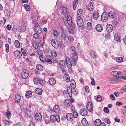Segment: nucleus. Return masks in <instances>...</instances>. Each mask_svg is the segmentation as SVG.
<instances>
[{"mask_svg": "<svg viewBox=\"0 0 126 126\" xmlns=\"http://www.w3.org/2000/svg\"><path fill=\"white\" fill-rule=\"evenodd\" d=\"M33 80V81L35 84L37 85L40 84L42 86L44 85V82L41 79L36 77L34 78Z\"/></svg>", "mask_w": 126, "mask_h": 126, "instance_id": "f257e3e1", "label": "nucleus"}, {"mask_svg": "<svg viewBox=\"0 0 126 126\" xmlns=\"http://www.w3.org/2000/svg\"><path fill=\"white\" fill-rule=\"evenodd\" d=\"M50 121L51 122H55L56 121L59 122L60 117L59 115H57L55 116L54 115H51L50 117Z\"/></svg>", "mask_w": 126, "mask_h": 126, "instance_id": "f03ea898", "label": "nucleus"}, {"mask_svg": "<svg viewBox=\"0 0 126 126\" xmlns=\"http://www.w3.org/2000/svg\"><path fill=\"white\" fill-rule=\"evenodd\" d=\"M108 17L109 15L108 13L106 12H104L102 15L101 20L104 22H105L107 20Z\"/></svg>", "mask_w": 126, "mask_h": 126, "instance_id": "7ed1b4c3", "label": "nucleus"}, {"mask_svg": "<svg viewBox=\"0 0 126 126\" xmlns=\"http://www.w3.org/2000/svg\"><path fill=\"white\" fill-rule=\"evenodd\" d=\"M23 111L24 114V117L26 118H28L30 117V114L29 113V112L28 110L27 109L24 107L23 108Z\"/></svg>", "mask_w": 126, "mask_h": 126, "instance_id": "20e7f679", "label": "nucleus"}, {"mask_svg": "<svg viewBox=\"0 0 126 126\" xmlns=\"http://www.w3.org/2000/svg\"><path fill=\"white\" fill-rule=\"evenodd\" d=\"M66 62L65 61L62 60L59 63L60 66L62 69H64L66 67Z\"/></svg>", "mask_w": 126, "mask_h": 126, "instance_id": "39448f33", "label": "nucleus"}, {"mask_svg": "<svg viewBox=\"0 0 126 126\" xmlns=\"http://www.w3.org/2000/svg\"><path fill=\"white\" fill-rule=\"evenodd\" d=\"M51 43L55 48H57L58 47V43L56 40L55 39H52L51 41Z\"/></svg>", "mask_w": 126, "mask_h": 126, "instance_id": "423d86ee", "label": "nucleus"}, {"mask_svg": "<svg viewBox=\"0 0 126 126\" xmlns=\"http://www.w3.org/2000/svg\"><path fill=\"white\" fill-rule=\"evenodd\" d=\"M78 25L79 26H81L83 24V21L80 16H78L77 19Z\"/></svg>", "mask_w": 126, "mask_h": 126, "instance_id": "0eeeda50", "label": "nucleus"}, {"mask_svg": "<svg viewBox=\"0 0 126 126\" xmlns=\"http://www.w3.org/2000/svg\"><path fill=\"white\" fill-rule=\"evenodd\" d=\"M74 102V101L72 99L71 101L69 99H66L64 103L65 105L67 107H69L72 105V102L73 103Z\"/></svg>", "mask_w": 126, "mask_h": 126, "instance_id": "6e6552de", "label": "nucleus"}, {"mask_svg": "<svg viewBox=\"0 0 126 126\" xmlns=\"http://www.w3.org/2000/svg\"><path fill=\"white\" fill-rule=\"evenodd\" d=\"M22 76L24 79L26 78L29 76L28 71L26 70L23 71L22 73Z\"/></svg>", "mask_w": 126, "mask_h": 126, "instance_id": "1a4fd4ad", "label": "nucleus"}, {"mask_svg": "<svg viewBox=\"0 0 126 126\" xmlns=\"http://www.w3.org/2000/svg\"><path fill=\"white\" fill-rule=\"evenodd\" d=\"M65 61L66 62V66H67L68 68H71L72 66V64L70 59L68 58H66L65 59Z\"/></svg>", "mask_w": 126, "mask_h": 126, "instance_id": "9d476101", "label": "nucleus"}, {"mask_svg": "<svg viewBox=\"0 0 126 126\" xmlns=\"http://www.w3.org/2000/svg\"><path fill=\"white\" fill-rule=\"evenodd\" d=\"M14 54L16 57L19 59L22 56L21 53L18 51H15L14 52Z\"/></svg>", "mask_w": 126, "mask_h": 126, "instance_id": "9b49d317", "label": "nucleus"}, {"mask_svg": "<svg viewBox=\"0 0 126 126\" xmlns=\"http://www.w3.org/2000/svg\"><path fill=\"white\" fill-rule=\"evenodd\" d=\"M93 5V2H90L87 6V8L88 10L90 11H92L94 8Z\"/></svg>", "mask_w": 126, "mask_h": 126, "instance_id": "f8f14e48", "label": "nucleus"}, {"mask_svg": "<svg viewBox=\"0 0 126 126\" xmlns=\"http://www.w3.org/2000/svg\"><path fill=\"white\" fill-rule=\"evenodd\" d=\"M54 112L56 114H58L59 113L60 109L59 106L56 105H55L53 108Z\"/></svg>", "mask_w": 126, "mask_h": 126, "instance_id": "ddd939ff", "label": "nucleus"}, {"mask_svg": "<svg viewBox=\"0 0 126 126\" xmlns=\"http://www.w3.org/2000/svg\"><path fill=\"white\" fill-rule=\"evenodd\" d=\"M66 117L67 120L70 121H72L73 118V114L71 113H67L66 115Z\"/></svg>", "mask_w": 126, "mask_h": 126, "instance_id": "4468645a", "label": "nucleus"}, {"mask_svg": "<svg viewBox=\"0 0 126 126\" xmlns=\"http://www.w3.org/2000/svg\"><path fill=\"white\" fill-rule=\"evenodd\" d=\"M86 108L88 110L90 111H91L93 110V108L92 103L90 102L88 103L86 105Z\"/></svg>", "mask_w": 126, "mask_h": 126, "instance_id": "2eb2a0df", "label": "nucleus"}, {"mask_svg": "<svg viewBox=\"0 0 126 126\" xmlns=\"http://www.w3.org/2000/svg\"><path fill=\"white\" fill-rule=\"evenodd\" d=\"M121 35L119 32H118L116 33L114 35V38L115 40L117 41L120 42V38Z\"/></svg>", "mask_w": 126, "mask_h": 126, "instance_id": "dca6fc26", "label": "nucleus"}, {"mask_svg": "<svg viewBox=\"0 0 126 126\" xmlns=\"http://www.w3.org/2000/svg\"><path fill=\"white\" fill-rule=\"evenodd\" d=\"M106 29L107 32H112L113 27L112 25L110 24H108L106 26Z\"/></svg>", "mask_w": 126, "mask_h": 126, "instance_id": "f3484780", "label": "nucleus"}, {"mask_svg": "<svg viewBox=\"0 0 126 126\" xmlns=\"http://www.w3.org/2000/svg\"><path fill=\"white\" fill-rule=\"evenodd\" d=\"M35 118L37 121H40L42 119V116L40 113H36L35 115Z\"/></svg>", "mask_w": 126, "mask_h": 126, "instance_id": "a211bd4d", "label": "nucleus"}, {"mask_svg": "<svg viewBox=\"0 0 126 126\" xmlns=\"http://www.w3.org/2000/svg\"><path fill=\"white\" fill-rule=\"evenodd\" d=\"M80 114L83 116L86 115L88 113L86 109L84 108L81 109L80 110Z\"/></svg>", "mask_w": 126, "mask_h": 126, "instance_id": "6ab92c4d", "label": "nucleus"}, {"mask_svg": "<svg viewBox=\"0 0 126 126\" xmlns=\"http://www.w3.org/2000/svg\"><path fill=\"white\" fill-rule=\"evenodd\" d=\"M95 29L97 32H101L103 30L102 26L100 24L97 25L95 27Z\"/></svg>", "mask_w": 126, "mask_h": 126, "instance_id": "aec40b11", "label": "nucleus"}, {"mask_svg": "<svg viewBox=\"0 0 126 126\" xmlns=\"http://www.w3.org/2000/svg\"><path fill=\"white\" fill-rule=\"evenodd\" d=\"M109 15V17L110 18L113 19L114 18L115 16V13L114 12H110L108 14Z\"/></svg>", "mask_w": 126, "mask_h": 126, "instance_id": "412c9836", "label": "nucleus"}, {"mask_svg": "<svg viewBox=\"0 0 126 126\" xmlns=\"http://www.w3.org/2000/svg\"><path fill=\"white\" fill-rule=\"evenodd\" d=\"M49 84L52 85H53L56 83V81L54 78H50L49 79Z\"/></svg>", "mask_w": 126, "mask_h": 126, "instance_id": "4be33fe9", "label": "nucleus"}, {"mask_svg": "<svg viewBox=\"0 0 126 126\" xmlns=\"http://www.w3.org/2000/svg\"><path fill=\"white\" fill-rule=\"evenodd\" d=\"M41 44L40 42H34L33 44V46L34 48L36 49H37L40 46Z\"/></svg>", "mask_w": 126, "mask_h": 126, "instance_id": "5701e85b", "label": "nucleus"}, {"mask_svg": "<svg viewBox=\"0 0 126 126\" xmlns=\"http://www.w3.org/2000/svg\"><path fill=\"white\" fill-rule=\"evenodd\" d=\"M99 14L97 12H94L93 13V17L94 19L96 20L99 17Z\"/></svg>", "mask_w": 126, "mask_h": 126, "instance_id": "b1692460", "label": "nucleus"}, {"mask_svg": "<svg viewBox=\"0 0 126 126\" xmlns=\"http://www.w3.org/2000/svg\"><path fill=\"white\" fill-rule=\"evenodd\" d=\"M21 97L20 95L18 94H16V95L15 99L17 103H18L19 102L21 99Z\"/></svg>", "mask_w": 126, "mask_h": 126, "instance_id": "393cba45", "label": "nucleus"}, {"mask_svg": "<svg viewBox=\"0 0 126 126\" xmlns=\"http://www.w3.org/2000/svg\"><path fill=\"white\" fill-rule=\"evenodd\" d=\"M83 10L81 9H79L77 12V15L78 16H80L83 15Z\"/></svg>", "mask_w": 126, "mask_h": 126, "instance_id": "a878e982", "label": "nucleus"}, {"mask_svg": "<svg viewBox=\"0 0 126 126\" xmlns=\"http://www.w3.org/2000/svg\"><path fill=\"white\" fill-rule=\"evenodd\" d=\"M81 123L84 126H87L88 125V122L85 118H83L82 119Z\"/></svg>", "mask_w": 126, "mask_h": 126, "instance_id": "bb28decb", "label": "nucleus"}, {"mask_svg": "<svg viewBox=\"0 0 126 126\" xmlns=\"http://www.w3.org/2000/svg\"><path fill=\"white\" fill-rule=\"evenodd\" d=\"M94 124L96 126H99L101 123V120L98 119H97L95 120L94 122Z\"/></svg>", "mask_w": 126, "mask_h": 126, "instance_id": "cd10ccee", "label": "nucleus"}, {"mask_svg": "<svg viewBox=\"0 0 126 126\" xmlns=\"http://www.w3.org/2000/svg\"><path fill=\"white\" fill-rule=\"evenodd\" d=\"M92 27V23L91 22H88L87 24V29L88 31H90Z\"/></svg>", "mask_w": 126, "mask_h": 126, "instance_id": "c85d7f7f", "label": "nucleus"}, {"mask_svg": "<svg viewBox=\"0 0 126 126\" xmlns=\"http://www.w3.org/2000/svg\"><path fill=\"white\" fill-rule=\"evenodd\" d=\"M78 2V0H74L73 3V8L74 10H75L77 6Z\"/></svg>", "mask_w": 126, "mask_h": 126, "instance_id": "c756f323", "label": "nucleus"}, {"mask_svg": "<svg viewBox=\"0 0 126 126\" xmlns=\"http://www.w3.org/2000/svg\"><path fill=\"white\" fill-rule=\"evenodd\" d=\"M42 91L41 89L38 88H37L35 89V92L37 94L41 95L42 93Z\"/></svg>", "mask_w": 126, "mask_h": 126, "instance_id": "7c9ffc66", "label": "nucleus"}, {"mask_svg": "<svg viewBox=\"0 0 126 126\" xmlns=\"http://www.w3.org/2000/svg\"><path fill=\"white\" fill-rule=\"evenodd\" d=\"M95 52L94 51L91 50L90 52V55L91 57L93 58H96V55L95 54Z\"/></svg>", "mask_w": 126, "mask_h": 126, "instance_id": "2f4dec72", "label": "nucleus"}, {"mask_svg": "<svg viewBox=\"0 0 126 126\" xmlns=\"http://www.w3.org/2000/svg\"><path fill=\"white\" fill-rule=\"evenodd\" d=\"M47 59L46 60L47 62L48 63L52 64V62L51 60L52 59V58L51 56H48Z\"/></svg>", "mask_w": 126, "mask_h": 126, "instance_id": "473e14b6", "label": "nucleus"}, {"mask_svg": "<svg viewBox=\"0 0 126 126\" xmlns=\"http://www.w3.org/2000/svg\"><path fill=\"white\" fill-rule=\"evenodd\" d=\"M36 68L37 70L40 71H42L43 69V66L42 65L40 64L37 65L36 66Z\"/></svg>", "mask_w": 126, "mask_h": 126, "instance_id": "72a5a7b5", "label": "nucleus"}, {"mask_svg": "<svg viewBox=\"0 0 126 126\" xmlns=\"http://www.w3.org/2000/svg\"><path fill=\"white\" fill-rule=\"evenodd\" d=\"M32 92L31 91H28L25 94V96L26 97L29 98L32 95Z\"/></svg>", "mask_w": 126, "mask_h": 126, "instance_id": "f704fd0d", "label": "nucleus"}, {"mask_svg": "<svg viewBox=\"0 0 126 126\" xmlns=\"http://www.w3.org/2000/svg\"><path fill=\"white\" fill-rule=\"evenodd\" d=\"M15 46L17 48H19L20 47V43L19 41L17 40H15L14 42Z\"/></svg>", "mask_w": 126, "mask_h": 126, "instance_id": "c9c22d12", "label": "nucleus"}, {"mask_svg": "<svg viewBox=\"0 0 126 126\" xmlns=\"http://www.w3.org/2000/svg\"><path fill=\"white\" fill-rule=\"evenodd\" d=\"M72 89L71 87H69L67 88V90H68L69 94L68 95L70 97H71L72 96Z\"/></svg>", "mask_w": 126, "mask_h": 126, "instance_id": "e433bc0d", "label": "nucleus"}, {"mask_svg": "<svg viewBox=\"0 0 126 126\" xmlns=\"http://www.w3.org/2000/svg\"><path fill=\"white\" fill-rule=\"evenodd\" d=\"M51 55L53 57H56L57 56V53L55 51H51Z\"/></svg>", "mask_w": 126, "mask_h": 126, "instance_id": "4c0bfd02", "label": "nucleus"}, {"mask_svg": "<svg viewBox=\"0 0 126 126\" xmlns=\"http://www.w3.org/2000/svg\"><path fill=\"white\" fill-rule=\"evenodd\" d=\"M62 13L64 15H66L67 14V10L65 8L63 7V8Z\"/></svg>", "mask_w": 126, "mask_h": 126, "instance_id": "58836bf2", "label": "nucleus"}, {"mask_svg": "<svg viewBox=\"0 0 126 126\" xmlns=\"http://www.w3.org/2000/svg\"><path fill=\"white\" fill-rule=\"evenodd\" d=\"M62 33L61 34V37L63 39H65L66 37L68 35L65 33V32H62Z\"/></svg>", "mask_w": 126, "mask_h": 126, "instance_id": "ea45409f", "label": "nucleus"}, {"mask_svg": "<svg viewBox=\"0 0 126 126\" xmlns=\"http://www.w3.org/2000/svg\"><path fill=\"white\" fill-rule=\"evenodd\" d=\"M39 24L37 22H36L35 23V27L34 28H35V30H37V28H38V29H39L40 30H41V29L40 27L39 26Z\"/></svg>", "mask_w": 126, "mask_h": 126, "instance_id": "a19ab883", "label": "nucleus"}, {"mask_svg": "<svg viewBox=\"0 0 126 126\" xmlns=\"http://www.w3.org/2000/svg\"><path fill=\"white\" fill-rule=\"evenodd\" d=\"M68 90L67 91H64L63 92V94L64 97H67L68 96L69 94Z\"/></svg>", "mask_w": 126, "mask_h": 126, "instance_id": "79ce46f5", "label": "nucleus"}, {"mask_svg": "<svg viewBox=\"0 0 126 126\" xmlns=\"http://www.w3.org/2000/svg\"><path fill=\"white\" fill-rule=\"evenodd\" d=\"M6 116L8 118H9L11 116V114L9 111H8L6 113Z\"/></svg>", "mask_w": 126, "mask_h": 126, "instance_id": "37998d69", "label": "nucleus"}, {"mask_svg": "<svg viewBox=\"0 0 126 126\" xmlns=\"http://www.w3.org/2000/svg\"><path fill=\"white\" fill-rule=\"evenodd\" d=\"M24 6L25 9L27 11H30V7L29 5L27 4H25L24 5Z\"/></svg>", "mask_w": 126, "mask_h": 126, "instance_id": "c03bdc74", "label": "nucleus"}, {"mask_svg": "<svg viewBox=\"0 0 126 126\" xmlns=\"http://www.w3.org/2000/svg\"><path fill=\"white\" fill-rule=\"evenodd\" d=\"M75 27L73 26H70L68 29L69 32H71L74 31Z\"/></svg>", "mask_w": 126, "mask_h": 126, "instance_id": "a18cd8bd", "label": "nucleus"}, {"mask_svg": "<svg viewBox=\"0 0 126 126\" xmlns=\"http://www.w3.org/2000/svg\"><path fill=\"white\" fill-rule=\"evenodd\" d=\"M117 71H114L110 73V75L112 76L117 75Z\"/></svg>", "mask_w": 126, "mask_h": 126, "instance_id": "49530a36", "label": "nucleus"}, {"mask_svg": "<svg viewBox=\"0 0 126 126\" xmlns=\"http://www.w3.org/2000/svg\"><path fill=\"white\" fill-rule=\"evenodd\" d=\"M34 37L36 38L39 39L40 38V36L39 35L36 33H34L33 35Z\"/></svg>", "mask_w": 126, "mask_h": 126, "instance_id": "de8ad7c7", "label": "nucleus"}, {"mask_svg": "<svg viewBox=\"0 0 126 126\" xmlns=\"http://www.w3.org/2000/svg\"><path fill=\"white\" fill-rule=\"evenodd\" d=\"M73 114H72L73 117V118L74 117V118H76L77 117L78 114L77 112L76 111H73Z\"/></svg>", "mask_w": 126, "mask_h": 126, "instance_id": "09e8293b", "label": "nucleus"}, {"mask_svg": "<svg viewBox=\"0 0 126 126\" xmlns=\"http://www.w3.org/2000/svg\"><path fill=\"white\" fill-rule=\"evenodd\" d=\"M123 60V58L121 57H119L116 59V61L119 63L121 62Z\"/></svg>", "mask_w": 126, "mask_h": 126, "instance_id": "8fccbe9b", "label": "nucleus"}, {"mask_svg": "<svg viewBox=\"0 0 126 126\" xmlns=\"http://www.w3.org/2000/svg\"><path fill=\"white\" fill-rule=\"evenodd\" d=\"M96 99L97 101L100 102L102 100V98L100 95H98L97 96Z\"/></svg>", "mask_w": 126, "mask_h": 126, "instance_id": "3c124183", "label": "nucleus"}, {"mask_svg": "<svg viewBox=\"0 0 126 126\" xmlns=\"http://www.w3.org/2000/svg\"><path fill=\"white\" fill-rule=\"evenodd\" d=\"M121 79V76H119L118 77L114 78H113L112 80H113L114 81H120V80Z\"/></svg>", "mask_w": 126, "mask_h": 126, "instance_id": "603ef678", "label": "nucleus"}, {"mask_svg": "<svg viewBox=\"0 0 126 126\" xmlns=\"http://www.w3.org/2000/svg\"><path fill=\"white\" fill-rule=\"evenodd\" d=\"M92 80V81L91 82V84L93 85H94L95 84L94 82V79L92 77H91L90 78Z\"/></svg>", "mask_w": 126, "mask_h": 126, "instance_id": "864d4df0", "label": "nucleus"}, {"mask_svg": "<svg viewBox=\"0 0 126 126\" xmlns=\"http://www.w3.org/2000/svg\"><path fill=\"white\" fill-rule=\"evenodd\" d=\"M5 46L6 47V51L8 53L9 51V45L8 44H5Z\"/></svg>", "mask_w": 126, "mask_h": 126, "instance_id": "5fc2aeb1", "label": "nucleus"}, {"mask_svg": "<svg viewBox=\"0 0 126 126\" xmlns=\"http://www.w3.org/2000/svg\"><path fill=\"white\" fill-rule=\"evenodd\" d=\"M65 78L66 79V81L67 82H69L70 81V79L69 76L67 75L66 76V77Z\"/></svg>", "mask_w": 126, "mask_h": 126, "instance_id": "6e6d98bb", "label": "nucleus"}, {"mask_svg": "<svg viewBox=\"0 0 126 126\" xmlns=\"http://www.w3.org/2000/svg\"><path fill=\"white\" fill-rule=\"evenodd\" d=\"M59 45L61 48H63L64 47L63 42L62 41H60L59 43Z\"/></svg>", "mask_w": 126, "mask_h": 126, "instance_id": "4d7b16f0", "label": "nucleus"}, {"mask_svg": "<svg viewBox=\"0 0 126 126\" xmlns=\"http://www.w3.org/2000/svg\"><path fill=\"white\" fill-rule=\"evenodd\" d=\"M21 51L23 55L26 56V53L24 50L23 48H21Z\"/></svg>", "mask_w": 126, "mask_h": 126, "instance_id": "13d9d810", "label": "nucleus"}, {"mask_svg": "<svg viewBox=\"0 0 126 126\" xmlns=\"http://www.w3.org/2000/svg\"><path fill=\"white\" fill-rule=\"evenodd\" d=\"M112 24L113 26H116L117 25V22L116 21H114L112 22Z\"/></svg>", "mask_w": 126, "mask_h": 126, "instance_id": "bf43d9fd", "label": "nucleus"}, {"mask_svg": "<svg viewBox=\"0 0 126 126\" xmlns=\"http://www.w3.org/2000/svg\"><path fill=\"white\" fill-rule=\"evenodd\" d=\"M67 23L68 25L69 26L71 25L72 24V19L70 20H69L67 21Z\"/></svg>", "mask_w": 126, "mask_h": 126, "instance_id": "052dcab7", "label": "nucleus"}, {"mask_svg": "<svg viewBox=\"0 0 126 126\" xmlns=\"http://www.w3.org/2000/svg\"><path fill=\"white\" fill-rule=\"evenodd\" d=\"M68 39L70 41H73L74 39L73 36H69Z\"/></svg>", "mask_w": 126, "mask_h": 126, "instance_id": "680f3d73", "label": "nucleus"}, {"mask_svg": "<svg viewBox=\"0 0 126 126\" xmlns=\"http://www.w3.org/2000/svg\"><path fill=\"white\" fill-rule=\"evenodd\" d=\"M40 58L41 61L42 62H44L46 61V59L44 57L41 56L40 57Z\"/></svg>", "mask_w": 126, "mask_h": 126, "instance_id": "e2e57ef3", "label": "nucleus"}, {"mask_svg": "<svg viewBox=\"0 0 126 126\" xmlns=\"http://www.w3.org/2000/svg\"><path fill=\"white\" fill-rule=\"evenodd\" d=\"M104 112L106 113H108L109 112V110L107 107H104Z\"/></svg>", "mask_w": 126, "mask_h": 126, "instance_id": "0e129e2a", "label": "nucleus"}, {"mask_svg": "<svg viewBox=\"0 0 126 126\" xmlns=\"http://www.w3.org/2000/svg\"><path fill=\"white\" fill-rule=\"evenodd\" d=\"M4 123L5 125L9 126V122L7 120H6L5 121Z\"/></svg>", "mask_w": 126, "mask_h": 126, "instance_id": "69168bd1", "label": "nucleus"}, {"mask_svg": "<svg viewBox=\"0 0 126 126\" xmlns=\"http://www.w3.org/2000/svg\"><path fill=\"white\" fill-rule=\"evenodd\" d=\"M104 121L106 123L108 124H109L110 123V120L107 118H106L105 119Z\"/></svg>", "mask_w": 126, "mask_h": 126, "instance_id": "338daca9", "label": "nucleus"}, {"mask_svg": "<svg viewBox=\"0 0 126 126\" xmlns=\"http://www.w3.org/2000/svg\"><path fill=\"white\" fill-rule=\"evenodd\" d=\"M38 53L39 55L41 56H42L43 54L42 52V51L41 50H39L38 51Z\"/></svg>", "mask_w": 126, "mask_h": 126, "instance_id": "774afa93", "label": "nucleus"}]
</instances>
